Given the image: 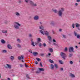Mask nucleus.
I'll return each instance as SVG.
<instances>
[{
  "label": "nucleus",
  "instance_id": "obj_1",
  "mask_svg": "<svg viewBox=\"0 0 80 80\" xmlns=\"http://www.w3.org/2000/svg\"><path fill=\"white\" fill-rule=\"evenodd\" d=\"M64 11V8H61V9L59 10L58 12V16L59 17H63V13Z\"/></svg>",
  "mask_w": 80,
  "mask_h": 80
},
{
  "label": "nucleus",
  "instance_id": "obj_2",
  "mask_svg": "<svg viewBox=\"0 0 80 80\" xmlns=\"http://www.w3.org/2000/svg\"><path fill=\"white\" fill-rule=\"evenodd\" d=\"M33 38H31L30 41H31V45H32L33 46V47H35V45H38V43H40V42L38 41L37 42H34L35 45H34V42L33 41Z\"/></svg>",
  "mask_w": 80,
  "mask_h": 80
},
{
  "label": "nucleus",
  "instance_id": "obj_3",
  "mask_svg": "<svg viewBox=\"0 0 80 80\" xmlns=\"http://www.w3.org/2000/svg\"><path fill=\"white\" fill-rule=\"evenodd\" d=\"M14 23H15V24H14V28H15L16 29H19L20 28L19 26H21V25L17 22H15Z\"/></svg>",
  "mask_w": 80,
  "mask_h": 80
},
{
  "label": "nucleus",
  "instance_id": "obj_4",
  "mask_svg": "<svg viewBox=\"0 0 80 80\" xmlns=\"http://www.w3.org/2000/svg\"><path fill=\"white\" fill-rule=\"evenodd\" d=\"M39 32L42 34V35H45L47 36H48V32L45 31H42V30H39Z\"/></svg>",
  "mask_w": 80,
  "mask_h": 80
},
{
  "label": "nucleus",
  "instance_id": "obj_5",
  "mask_svg": "<svg viewBox=\"0 0 80 80\" xmlns=\"http://www.w3.org/2000/svg\"><path fill=\"white\" fill-rule=\"evenodd\" d=\"M60 55L62 56V58L64 60H65V57H67V56L65 54V53H63V52H61L60 54Z\"/></svg>",
  "mask_w": 80,
  "mask_h": 80
},
{
  "label": "nucleus",
  "instance_id": "obj_6",
  "mask_svg": "<svg viewBox=\"0 0 80 80\" xmlns=\"http://www.w3.org/2000/svg\"><path fill=\"white\" fill-rule=\"evenodd\" d=\"M74 34L75 36L77 37V38H78V39H80V35L78 34V33H77V32L74 31Z\"/></svg>",
  "mask_w": 80,
  "mask_h": 80
},
{
  "label": "nucleus",
  "instance_id": "obj_7",
  "mask_svg": "<svg viewBox=\"0 0 80 80\" xmlns=\"http://www.w3.org/2000/svg\"><path fill=\"white\" fill-rule=\"evenodd\" d=\"M30 4L33 7H37V4L35 3L33 1H29Z\"/></svg>",
  "mask_w": 80,
  "mask_h": 80
},
{
  "label": "nucleus",
  "instance_id": "obj_8",
  "mask_svg": "<svg viewBox=\"0 0 80 80\" xmlns=\"http://www.w3.org/2000/svg\"><path fill=\"white\" fill-rule=\"evenodd\" d=\"M74 49L73 47H71L69 48V52L70 53H71V52H73V53H74L75 52H74Z\"/></svg>",
  "mask_w": 80,
  "mask_h": 80
},
{
  "label": "nucleus",
  "instance_id": "obj_9",
  "mask_svg": "<svg viewBox=\"0 0 80 80\" xmlns=\"http://www.w3.org/2000/svg\"><path fill=\"white\" fill-rule=\"evenodd\" d=\"M39 19V17L37 15L35 16L34 17V20H38Z\"/></svg>",
  "mask_w": 80,
  "mask_h": 80
},
{
  "label": "nucleus",
  "instance_id": "obj_10",
  "mask_svg": "<svg viewBox=\"0 0 80 80\" xmlns=\"http://www.w3.org/2000/svg\"><path fill=\"white\" fill-rule=\"evenodd\" d=\"M52 11L55 13H58V10H57L56 9H52Z\"/></svg>",
  "mask_w": 80,
  "mask_h": 80
},
{
  "label": "nucleus",
  "instance_id": "obj_11",
  "mask_svg": "<svg viewBox=\"0 0 80 80\" xmlns=\"http://www.w3.org/2000/svg\"><path fill=\"white\" fill-rule=\"evenodd\" d=\"M7 47L8 49H12V47L11 46L10 44H8L7 46Z\"/></svg>",
  "mask_w": 80,
  "mask_h": 80
},
{
  "label": "nucleus",
  "instance_id": "obj_12",
  "mask_svg": "<svg viewBox=\"0 0 80 80\" xmlns=\"http://www.w3.org/2000/svg\"><path fill=\"white\" fill-rule=\"evenodd\" d=\"M21 58L22 59H24V58H23V56H21V57L18 56V60H21Z\"/></svg>",
  "mask_w": 80,
  "mask_h": 80
},
{
  "label": "nucleus",
  "instance_id": "obj_13",
  "mask_svg": "<svg viewBox=\"0 0 80 80\" xmlns=\"http://www.w3.org/2000/svg\"><path fill=\"white\" fill-rule=\"evenodd\" d=\"M33 55L34 56H37L38 54V53L37 52H34L33 53Z\"/></svg>",
  "mask_w": 80,
  "mask_h": 80
},
{
  "label": "nucleus",
  "instance_id": "obj_14",
  "mask_svg": "<svg viewBox=\"0 0 80 80\" xmlns=\"http://www.w3.org/2000/svg\"><path fill=\"white\" fill-rule=\"evenodd\" d=\"M39 29H41V30H43V29H44V27H43V26L42 25L39 26Z\"/></svg>",
  "mask_w": 80,
  "mask_h": 80
},
{
  "label": "nucleus",
  "instance_id": "obj_15",
  "mask_svg": "<svg viewBox=\"0 0 80 80\" xmlns=\"http://www.w3.org/2000/svg\"><path fill=\"white\" fill-rule=\"evenodd\" d=\"M75 26L76 28H78V27H80V25L79 24H78V23H76Z\"/></svg>",
  "mask_w": 80,
  "mask_h": 80
},
{
  "label": "nucleus",
  "instance_id": "obj_16",
  "mask_svg": "<svg viewBox=\"0 0 80 80\" xmlns=\"http://www.w3.org/2000/svg\"><path fill=\"white\" fill-rule=\"evenodd\" d=\"M15 15H16V16H18V17L20 16V14L18 12H16L15 13Z\"/></svg>",
  "mask_w": 80,
  "mask_h": 80
},
{
  "label": "nucleus",
  "instance_id": "obj_17",
  "mask_svg": "<svg viewBox=\"0 0 80 80\" xmlns=\"http://www.w3.org/2000/svg\"><path fill=\"white\" fill-rule=\"evenodd\" d=\"M70 76H71V77H72V78H75V76L74 75V74L72 73H70Z\"/></svg>",
  "mask_w": 80,
  "mask_h": 80
},
{
  "label": "nucleus",
  "instance_id": "obj_18",
  "mask_svg": "<svg viewBox=\"0 0 80 80\" xmlns=\"http://www.w3.org/2000/svg\"><path fill=\"white\" fill-rule=\"evenodd\" d=\"M54 67H55V66H54L52 64H51V69H52V70H53Z\"/></svg>",
  "mask_w": 80,
  "mask_h": 80
},
{
  "label": "nucleus",
  "instance_id": "obj_19",
  "mask_svg": "<svg viewBox=\"0 0 80 80\" xmlns=\"http://www.w3.org/2000/svg\"><path fill=\"white\" fill-rule=\"evenodd\" d=\"M39 71L41 72H43V71H45V70H44V69L43 68H39Z\"/></svg>",
  "mask_w": 80,
  "mask_h": 80
},
{
  "label": "nucleus",
  "instance_id": "obj_20",
  "mask_svg": "<svg viewBox=\"0 0 80 80\" xmlns=\"http://www.w3.org/2000/svg\"><path fill=\"white\" fill-rule=\"evenodd\" d=\"M7 65L8 67V68H9V69H10L12 68V66L8 64H7Z\"/></svg>",
  "mask_w": 80,
  "mask_h": 80
},
{
  "label": "nucleus",
  "instance_id": "obj_21",
  "mask_svg": "<svg viewBox=\"0 0 80 80\" xmlns=\"http://www.w3.org/2000/svg\"><path fill=\"white\" fill-rule=\"evenodd\" d=\"M10 59L11 61H13L14 60V56H12L10 57Z\"/></svg>",
  "mask_w": 80,
  "mask_h": 80
},
{
  "label": "nucleus",
  "instance_id": "obj_22",
  "mask_svg": "<svg viewBox=\"0 0 80 80\" xmlns=\"http://www.w3.org/2000/svg\"><path fill=\"white\" fill-rule=\"evenodd\" d=\"M2 33H7V31L5 30H3L2 31Z\"/></svg>",
  "mask_w": 80,
  "mask_h": 80
},
{
  "label": "nucleus",
  "instance_id": "obj_23",
  "mask_svg": "<svg viewBox=\"0 0 80 80\" xmlns=\"http://www.w3.org/2000/svg\"><path fill=\"white\" fill-rule=\"evenodd\" d=\"M49 51H50V52L52 53L53 52V50L52 48H50L49 49Z\"/></svg>",
  "mask_w": 80,
  "mask_h": 80
},
{
  "label": "nucleus",
  "instance_id": "obj_24",
  "mask_svg": "<svg viewBox=\"0 0 80 80\" xmlns=\"http://www.w3.org/2000/svg\"><path fill=\"white\" fill-rule=\"evenodd\" d=\"M1 43H3V44L5 43V41L3 39L1 40Z\"/></svg>",
  "mask_w": 80,
  "mask_h": 80
},
{
  "label": "nucleus",
  "instance_id": "obj_25",
  "mask_svg": "<svg viewBox=\"0 0 80 80\" xmlns=\"http://www.w3.org/2000/svg\"><path fill=\"white\" fill-rule=\"evenodd\" d=\"M73 53H70L69 54L68 57L69 58H71V57H72V56L73 55Z\"/></svg>",
  "mask_w": 80,
  "mask_h": 80
},
{
  "label": "nucleus",
  "instance_id": "obj_26",
  "mask_svg": "<svg viewBox=\"0 0 80 80\" xmlns=\"http://www.w3.org/2000/svg\"><path fill=\"white\" fill-rule=\"evenodd\" d=\"M48 38L50 41H51V40H52V38L50 36H48Z\"/></svg>",
  "mask_w": 80,
  "mask_h": 80
},
{
  "label": "nucleus",
  "instance_id": "obj_27",
  "mask_svg": "<svg viewBox=\"0 0 80 80\" xmlns=\"http://www.w3.org/2000/svg\"><path fill=\"white\" fill-rule=\"evenodd\" d=\"M62 38H67V36L66 35H65L64 34H62Z\"/></svg>",
  "mask_w": 80,
  "mask_h": 80
},
{
  "label": "nucleus",
  "instance_id": "obj_28",
  "mask_svg": "<svg viewBox=\"0 0 80 80\" xmlns=\"http://www.w3.org/2000/svg\"><path fill=\"white\" fill-rule=\"evenodd\" d=\"M53 45H55V46H56V47H59L58 44H56L55 43H53Z\"/></svg>",
  "mask_w": 80,
  "mask_h": 80
},
{
  "label": "nucleus",
  "instance_id": "obj_29",
  "mask_svg": "<svg viewBox=\"0 0 80 80\" xmlns=\"http://www.w3.org/2000/svg\"><path fill=\"white\" fill-rule=\"evenodd\" d=\"M37 40L40 42H41V39L40 38H38Z\"/></svg>",
  "mask_w": 80,
  "mask_h": 80
},
{
  "label": "nucleus",
  "instance_id": "obj_30",
  "mask_svg": "<svg viewBox=\"0 0 80 80\" xmlns=\"http://www.w3.org/2000/svg\"><path fill=\"white\" fill-rule=\"evenodd\" d=\"M49 61L51 63H54V62L53 60H52V59H49Z\"/></svg>",
  "mask_w": 80,
  "mask_h": 80
},
{
  "label": "nucleus",
  "instance_id": "obj_31",
  "mask_svg": "<svg viewBox=\"0 0 80 80\" xmlns=\"http://www.w3.org/2000/svg\"><path fill=\"white\" fill-rule=\"evenodd\" d=\"M51 24L52 26H55V23H54V22H51Z\"/></svg>",
  "mask_w": 80,
  "mask_h": 80
},
{
  "label": "nucleus",
  "instance_id": "obj_32",
  "mask_svg": "<svg viewBox=\"0 0 80 80\" xmlns=\"http://www.w3.org/2000/svg\"><path fill=\"white\" fill-rule=\"evenodd\" d=\"M36 73H40V71L39 70H38V71L35 72Z\"/></svg>",
  "mask_w": 80,
  "mask_h": 80
},
{
  "label": "nucleus",
  "instance_id": "obj_33",
  "mask_svg": "<svg viewBox=\"0 0 80 80\" xmlns=\"http://www.w3.org/2000/svg\"><path fill=\"white\" fill-rule=\"evenodd\" d=\"M2 53H6L7 52V50H3L2 51Z\"/></svg>",
  "mask_w": 80,
  "mask_h": 80
},
{
  "label": "nucleus",
  "instance_id": "obj_34",
  "mask_svg": "<svg viewBox=\"0 0 80 80\" xmlns=\"http://www.w3.org/2000/svg\"><path fill=\"white\" fill-rule=\"evenodd\" d=\"M17 47L18 48H21V45H20V44H17Z\"/></svg>",
  "mask_w": 80,
  "mask_h": 80
},
{
  "label": "nucleus",
  "instance_id": "obj_35",
  "mask_svg": "<svg viewBox=\"0 0 80 80\" xmlns=\"http://www.w3.org/2000/svg\"><path fill=\"white\" fill-rule=\"evenodd\" d=\"M36 60H37L38 62H40V61L41 60V59H40L39 58H36Z\"/></svg>",
  "mask_w": 80,
  "mask_h": 80
},
{
  "label": "nucleus",
  "instance_id": "obj_36",
  "mask_svg": "<svg viewBox=\"0 0 80 80\" xmlns=\"http://www.w3.org/2000/svg\"><path fill=\"white\" fill-rule=\"evenodd\" d=\"M54 65L55 68H58V65H57V64H54Z\"/></svg>",
  "mask_w": 80,
  "mask_h": 80
},
{
  "label": "nucleus",
  "instance_id": "obj_37",
  "mask_svg": "<svg viewBox=\"0 0 80 80\" xmlns=\"http://www.w3.org/2000/svg\"><path fill=\"white\" fill-rule=\"evenodd\" d=\"M4 23H5V24H7V23H8V21H7V20H5Z\"/></svg>",
  "mask_w": 80,
  "mask_h": 80
},
{
  "label": "nucleus",
  "instance_id": "obj_38",
  "mask_svg": "<svg viewBox=\"0 0 80 80\" xmlns=\"http://www.w3.org/2000/svg\"><path fill=\"white\" fill-rule=\"evenodd\" d=\"M68 50V48L67 47H66L64 49L65 52H67V51Z\"/></svg>",
  "mask_w": 80,
  "mask_h": 80
},
{
  "label": "nucleus",
  "instance_id": "obj_39",
  "mask_svg": "<svg viewBox=\"0 0 80 80\" xmlns=\"http://www.w3.org/2000/svg\"><path fill=\"white\" fill-rule=\"evenodd\" d=\"M29 37H30V38L32 37V35L31 34H29Z\"/></svg>",
  "mask_w": 80,
  "mask_h": 80
},
{
  "label": "nucleus",
  "instance_id": "obj_40",
  "mask_svg": "<svg viewBox=\"0 0 80 80\" xmlns=\"http://www.w3.org/2000/svg\"><path fill=\"white\" fill-rule=\"evenodd\" d=\"M26 77L27 78H29V79L30 78L29 77V76L28 75V74H27L26 75Z\"/></svg>",
  "mask_w": 80,
  "mask_h": 80
},
{
  "label": "nucleus",
  "instance_id": "obj_41",
  "mask_svg": "<svg viewBox=\"0 0 80 80\" xmlns=\"http://www.w3.org/2000/svg\"><path fill=\"white\" fill-rule=\"evenodd\" d=\"M59 62L61 64H63V63L62 60H59Z\"/></svg>",
  "mask_w": 80,
  "mask_h": 80
},
{
  "label": "nucleus",
  "instance_id": "obj_42",
  "mask_svg": "<svg viewBox=\"0 0 80 80\" xmlns=\"http://www.w3.org/2000/svg\"><path fill=\"white\" fill-rule=\"evenodd\" d=\"M38 46H39V47H41L42 46V44L41 43H39V44L38 45Z\"/></svg>",
  "mask_w": 80,
  "mask_h": 80
},
{
  "label": "nucleus",
  "instance_id": "obj_43",
  "mask_svg": "<svg viewBox=\"0 0 80 80\" xmlns=\"http://www.w3.org/2000/svg\"><path fill=\"white\" fill-rule=\"evenodd\" d=\"M72 27L73 28H75V24L73 23L72 24Z\"/></svg>",
  "mask_w": 80,
  "mask_h": 80
},
{
  "label": "nucleus",
  "instance_id": "obj_44",
  "mask_svg": "<svg viewBox=\"0 0 80 80\" xmlns=\"http://www.w3.org/2000/svg\"><path fill=\"white\" fill-rule=\"evenodd\" d=\"M29 52H30V53H32V51L31 49H29L28 50Z\"/></svg>",
  "mask_w": 80,
  "mask_h": 80
},
{
  "label": "nucleus",
  "instance_id": "obj_45",
  "mask_svg": "<svg viewBox=\"0 0 80 80\" xmlns=\"http://www.w3.org/2000/svg\"><path fill=\"white\" fill-rule=\"evenodd\" d=\"M22 2H23V1H22L19 0L18 1V3H22Z\"/></svg>",
  "mask_w": 80,
  "mask_h": 80
},
{
  "label": "nucleus",
  "instance_id": "obj_46",
  "mask_svg": "<svg viewBox=\"0 0 80 80\" xmlns=\"http://www.w3.org/2000/svg\"><path fill=\"white\" fill-rule=\"evenodd\" d=\"M43 46L44 47H45L46 46H47V44L45 43H44L43 44Z\"/></svg>",
  "mask_w": 80,
  "mask_h": 80
},
{
  "label": "nucleus",
  "instance_id": "obj_47",
  "mask_svg": "<svg viewBox=\"0 0 80 80\" xmlns=\"http://www.w3.org/2000/svg\"><path fill=\"white\" fill-rule=\"evenodd\" d=\"M51 55V54L50 53H48V55H47L46 57H48V56H50Z\"/></svg>",
  "mask_w": 80,
  "mask_h": 80
},
{
  "label": "nucleus",
  "instance_id": "obj_48",
  "mask_svg": "<svg viewBox=\"0 0 80 80\" xmlns=\"http://www.w3.org/2000/svg\"><path fill=\"white\" fill-rule=\"evenodd\" d=\"M20 67H21V68H22V67H23V65L22 64H20Z\"/></svg>",
  "mask_w": 80,
  "mask_h": 80
},
{
  "label": "nucleus",
  "instance_id": "obj_49",
  "mask_svg": "<svg viewBox=\"0 0 80 80\" xmlns=\"http://www.w3.org/2000/svg\"><path fill=\"white\" fill-rule=\"evenodd\" d=\"M40 65L42 67H43V65H42V62H40Z\"/></svg>",
  "mask_w": 80,
  "mask_h": 80
},
{
  "label": "nucleus",
  "instance_id": "obj_50",
  "mask_svg": "<svg viewBox=\"0 0 80 80\" xmlns=\"http://www.w3.org/2000/svg\"><path fill=\"white\" fill-rule=\"evenodd\" d=\"M17 41L19 43H20V39H19L18 38L17 39Z\"/></svg>",
  "mask_w": 80,
  "mask_h": 80
},
{
  "label": "nucleus",
  "instance_id": "obj_51",
  "mask_svg": "<svg viewBox=\"0 0 80 80\" xmlns=\"http://www.w3.org/2000/svg\"><path fill=\"white\" fill-rule=\"evenodd\" d=\"M60 70L61 71H62H62H63V68H61L60 69Z\"/></svg>",
  "mask_w": 80,
  "mask_h": 80
},
{
  "label": "nucleus",
  "instance_id": "obj_52",
  "mask_svg": "<svg viewBox=\"0 0 80 80\" xmlns=\"http://www.w3.org/2000/svg\"><path fill=\"white\" fill-rule=\"evenodd\" d=\"M25 1L26 3H28V1H29V0H25Z\"/></svg>",
  "mask_w": 80,
  "mask_h": 80
},
{
  "label": "nucleus",
  "instance_id": "obj_53",
  "mask_svg": "<svg viewBox=\"0 0 80 80\" xmlns=\"http://www.w3.org/2000/svg\"><path fill=\"white\" fill-rule=\"evenodd\" d=\"M73 61H71L70 62V64H71V65H72V64H73Z\"/></svg>",
  "mask_w": 80,
  "mask_h": 80
},
{
  "label": "nucleus",
  "instance_id": "obj_54",
  "mask_svg": "<svg viewBox=\"0 0 80 80\" xmlns=\"http://www.w3.org/2000/svg\"><path fill=\"white\" fill-rule=\"evenodd\" d=\"M52 41L53 42H56V40L54 39H53Z\"/></svg>",
  "mask_w": 80,
  "mask_h": 80
},
{
  "label": "nucleus",
  "instance_id": "obj_55",
  "mask_svg": "<svg viewBox=\"0 0 80 80\" xmlns=\"http://www.w3.org/2000/svg\"><path fill=\"white\" fill-rule=\"evenodd\" d=\"M52 32L53 34H55V32L54 31H53V30H52Z\"/></svg>",
  "mask_w": 80,
  "mask_h": 80
},
{
  "label": "nucleus",
  "instance_id": "obj_56",
  "mask_svg": "<svg viewBox=\"0 0 80 80\" xmlns=\"http://www.w3.org/2000/svg\"><path fill=\"white\" fill-rule=\"evenodd\" d=\"M41 56H42V57H43V56H44V54L43 53V54H41Z\"/></svg>",
  "mask_w": 80,
  "mask_h": 80
},
{
  "label": "nucleus",
  "instance_id": "obj_57",
  "mask_svg": "<svg viewBox=\"0 0 80 80\" xmlns=\"http://www.w3.org/2000/svg\"><path fill=\"white\" fill-rule=\"evenodd\" d=\"M62 31V29H60L59 30V31L61 32Z\"/></svg>",
  "mask_w": 80,
  "mask_h": 80
},
{
  "label": "nucleus",
  "instance_id": "obj_58",
  "mask_svg": "<svg viewBox=\"0 0 80 80\" xmlns=\"http://www.w3.org/2000/svg\"><path fill=\"white\" fill-rule=\"evenodd\" d=\"M35 64H36V65H37L38 64V62L37 61H36L35 63Z\"/></svg>",
  "mask_w": 80,
  "mask_h": 80
},
{
  "label": "nucleus",
  "instance_id": "obj_59",
  "mask_svg": "<svg viewBox=\"0 0 80 80\" xmlns=\"http://www.w3.org/2000/svg\"><path fill=\"white\" fill-rule=\"evenodd\" d=\"M77 2H80V0H77Z\"/></svg>",
  "mask_w": 80,
  "mask_h": 80
},
{
  "label": "nucleus",
  "instance_id": "obj_60",
  "mask_svg": "<svg viewBox=\"0 0 80 80\" xmlns=\"http://www.w3.org/2000/svg\"><path fill=\"white\" fill-rule=\"evenodd\" d=\"M25 66L26 67V68L28 67V66L26 64H25Z\"/></svg>",
  "mask_w": 80,
  "mask_h": 80
},
{
  "label": "nucleus",
  "instance_id": "obj_61",
  "mask_svg": "<svg viewBox=\"0 0 80 80\" xmlns=\"http://www.w3.org/2000/svg\"><path fill=\"white\" fill-rule=\"evenodd\" d=\"M75 5H76V6H78V3H76L75 4Z\"/></svg>",
  "mask_w": 80,
  "mask_h": 80
},
{
  "label": "nucleus",
  "instance_id": "obj_62",
  "mask_svg": "<svg viewBox=\"0 0 80 80\" xmlns=\"http://www.w3.org/2000/svg\"><path fill=\"white\" fill-rule=\"evenodd\" d=\"M77 28H78V30H80V29L79 28V27H78Z\"/></svg>",
  "mask_w": 80,
  "mask_h": 80
},
{
  "label": "nucleus",
  "instance_id": "obj_63",
  "mask_svg": "<svg viewBox=\"0 0 80 80\" xmlns=\"http://www.w3.org/2000/svg\"><path fill=\"white\" fill-rule=\"evenodd\" d=\"M75 48H78V46H76Z\"/></svg>",
  "mask_w": 80,
  "mask_h": 80
},
{
  "label": "nucleus",
  "instance_id": "obj_64",
  "mask_svg": "<svg viewBox=\"0 0 80 80\" xmlns=\"http://www.w3.org/2000/svg\"><path fill=\"white\" fill-rule=\"evenodd\" d=\"M8 80H10V78H8Z\"/></svg>",
  "mask_w": 80,
  "mask_h": 80
}]
</instances>
